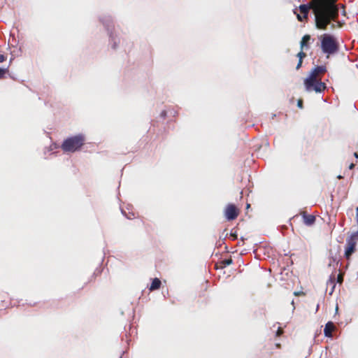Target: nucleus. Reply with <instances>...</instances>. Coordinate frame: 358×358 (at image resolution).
<instances>
[{
    "instance_id": "obj_1",
    "label": "nucleus",
    "mask_w": 358,
    "mask_h": 358,
    "mask_svg": "<svg viewBox=\"0 0 358 358\" xmlns=\"http://www.w3.org/2000/svg\"><path fill=\"white\" fill-rule=\"evenodd\" d=\"M337 0H313L312 9L315 15V25L319 29L325 30L331 20L338 17Z\"/></svg>"
},
{
    "instance_id": "obj_2",
    "label": "nucleus",
    "mask_w": 358,
    "mask_h": 358,
    "mask_svg": "<svg viewBox=\"0 0 358 358\" xmlns=\"http://www.w3.org/2000/svg\"><path fill=\"white\" fill-rule=\"evenodd\" d=\"M85 141V138L83 135H76L65 139L61 145V148L65 152H75L82 148Z\"/></svg>"
},
{
    "instance_id": "obj_3",
    "label": "nucleus",
    "mask_w": 358,
    "mask_h": 358,
    "mask_svg": "<svg viewBox=\"0 0 358 358\" xmlns=\"http://www.w3.org/2000/svg\"><path fill=\"white\" fill-rule=\"evenodd\" d=\"M320 40L321 48L324 53L332 55L339 50V43L334 36L324 34L320 36Z\"/></svg>"
},
{
    "instance_id": "obj_4",
    "label": "nucleus",
    "mask_w": 358,
    "mask_h": 358,
    "mask_svg": "<svg viewBox=\"0 0 358 358\" xmlns=\"http://www.w3.org/2000/svg\"><path fill=\"white\" fill-rule=\"evenodd\" d=\"M303 83L306 91L308 92H315L316 93H321L327 88V85L325 83L322 81V78L308 76L304 80Z\"/></svg>"
},
{
    "instance_id": "obj_5",
    "label": "nucleus",
    "mask_w": 358,
    "mask_h": 358,
    "mask_svg": "<svg viewBox=\"0 0 358 358\" xmlns=\"http://www.w3.org/2000/svg\"><path fill=\"white\" fill-rule=\"evenodd\" d=\"M238 209L233 203L228 204L224 210L225 217L229 221L235 220L238 217Z\"/></svg>"
},
{
    "instance_id": "obj_6",
    "label": "nucleus",
    "mask_w": 358,
    "mask_h": 358,
    "mask_svg": "<svg viewBox=\"0 0 358 358\" xmlns=\"http://www.w3.org/2000/svg\"><path fill=\"white\" fill-rule=\"evenodd\" d=\"M327 72V67L324 65L316 66L312 69L308 76L317 78H322V76Z\"/></svg>"
},
{
    "instance_id": "obj_7",
    "label": "nucleus",
    "mask_w": 358,
    "mask_h": 358,
    "mask_svg": "<svg viewBox=\"0 0 358 358\" xmlns=\"http://www.w3.org/2000/svg\"><path fill=\"white\" fill-rule=\"evenodd\" d=\"M356 242H351L347 240V247L345 250V257L349 259L352 254L355 251Z\"/></svg>"
},
{
    "instance_id": "obj_8",
    "label": "nucleus",
    "mask_w": 358,
    "mask_h": 358,
    "mask_svg": "<svg viewBox=\"0 0 358 358\" xmlns=\"http://www.w3.org/2000/svg\"><path fill=\"white\" fill-rule=\"evenodd\" d=\"M301 215L303 217V223L307 226H311L315 222V216L313 215H308L306 212H302Z\"/></svg>"
},
{
    "instance_id": "obj_9",
    "label": "nucleus",
    "mask_w": 358,
    "mask_h": 358,
    "mask_svg": "<svg viewBox=\"0 0 358 358\" xmlns=\"http://www.w3.org/2000/svg\"><path fill=\"white\" fill-rule=\"evenodd\" d=\"M335 329V325L332 322H328L324 329V334L326 337H332V332Z\"/></svg>"
},
{
    "instance_id": "obj_10",
    "label": "nucleus",
    "mask_w": 358,
    "mask_h": 358,
    "mask_svg": "<svg viewBox=\"0 0 358 358\" xmlns=\"http://www.w3.org/2000/svg\"><path fill=\"white\" fill-rule=\"evenodd\" d=\"M310 39H311V37L308 34L304 35L302 37V39L300 43V46H301V50H303V48L308 49L310 48L309 41Z\"/></svg>"
},
{
    "instance_id": "obj_11",
    "label": "nucleus",
    "mask_w": 358,
    "mask_h": 358,
    "mask_svg": "<svg viewBox=\"0 0 358 358\" xmlns=\"http://www.w3.org/2000/svg\"><path fill=\"white\" fill-rule=\"evenodd\" d=\"M310 6L308 4H301L299 6V10L303 14V17H308Z\"/></svg>"
},
{
    "instance_id": "obj_12",
    "label": "nucleus",
    "mask_w": 358,
    "mask_h": 358,
    "mask_svg": "<svg viewBox=\"0 0 358 358\" xmlns=\"http://www.w3.org/2000/svg\"><path fill=\"white\" fill-rule=\"evenodd\" d=\"M327 285H331L332 286L331 290L330 292V294H331L333 293L335 287H336V277H335V275L334 273H332L329 276V279L327 281Z\"/></svg>"
},
{
    "instance_id": "obj_13",
    "label": "nucleus",
    "mask_w": 358,
    "mask_h": 358,
    "mask_svg": "<svg viewBox=\"0 0 358 358\" xmlns=\"http://www.w3.org/2000/svg\"><path fill=\"white\" fill-rule=\"evenodd\" d=\"M332 263H336V266H338L339 263V259L336 256H334L331 252H329V266H331Z\"/></svg>"
},
{
    "instance_id": "obj_14",
    "label": "nucleus",
    "mask_w": 358,
    "mask_h": 358,
    "mask_svg": "<svg viewBox=\"0 0 358 358\" xmlns=\"http://www.w3.org/2000/svg\"><path fill=\"white\" fill-rule=\"evenodd\" d=\"M168 113H169L172 116H174L175 114L176 113V111H174L173 110H162L160 113V117L163 119H165L166 117L167 116Z\"/></svg>"
},
{
    "instance_id": "obj_15",
    "label": "nucleus",
    "mask_w": 358,
    "mask_h": 358,
    "mask_svg": "<svg viewBox=\"0 0 358 358\" xmlns=\"http://www.w3.org/2000/svg\"><path fill=\"white\" fill-rule=\"evenodd\" d=\"M233 263L232 259L230 257L229 259H224L221 262L222 266L226 267L229 265H231Z\"/></svg>"
},
{
    "instance_id": "obj_16",
    "label": "nucleus",
    "mask_w": 358,
    "mask_h": 358,
    "mask_svg": "<svg viewBox=\"0 0 358 358\" xmlns=\"http://www.w3.org/2000/svg\"><path fill=\"white\" fill-rule=\"evenodd\" d=\"M347 240L351 242H356V240H358V231L352 233Z\"/></svg>"
},
{
    "instance_id": "obj_17",
    "label": "nucleus",
    "mask_w": 358,
    "mask_h": 358,
    "mask_svg": "<svg viewBox=\"0 0 358 358\" xmlns=\"http://www.w3.org/2000/svg\"><path fill=\"white\" fill-rule=\"evenodd\" d=\"M157 289V278L152 279V284L150 287V290L152 291Z\"/></svg>"
},
{
    "instance_id": "obj_18",
    "label": "nucleus",
    "mask_w": 358,
    "mask_h": 358,
    "mask_svg": "<svg viewBox=\"0 0 358 358\" xmlns=\"http://www.w3.org/2000/svg\"><path fill=\"white\" fill-rule=\"evenodd\" d=\"M8 69H2L0 68V79H2L5 77V75L8 73Z\"/></svg>"
},
{
    "instance_id": "obj_19",
    "label": "nucleus",
    "mask_w": 358,
    "mask_h": 358,
    "mask_svg": "<svg viewBox=\"0 0 358 358\" xmlns=\"http://www.w3.org/2000/svg\"><path fill=\"white\" fill-rule=\"evenodd\" d=\"M297 57H299V59L303 60V58L306 57V54L301 50L298 54Z\"/></svg>"
},
{
    "instance_id": "obj_20",
    "label": "nucleus",
    "mask_w": 358,
    "mask_h": 358,
    "mask_svg": "<svg viewBox=\"0 0 358 358\" xmlns=\"http://www.w3.org/2000/svg\"><path fill=\"white\" fill-rule=\"evenodd\" d=\"M230 236L232 238L233 240H236L238 238V236L236 234V231L233 232V231L230 233Z\"/></svg>"
},
{
    "instance_id": "obj_21",
    "label": "nucleus",
    "mask_w": 358,
    "mask_h": 358,
    "mask_svg": "<svg viewBox=\"0 0 358 358\" xmlns=\"http://www.w3.org/2000/svg\"><path fill=\"white\" fill-rule=\"evenodd\" d=\"M297 20L300 22H302L303 19H306V17H303V15H301L299 14H296Z\"/></svg>"
},
{
    "instance_id": "obj_22",
    "label": "nucleus",
    "mask_w": 358,
    "mask_h": 358,
    "mask_svg": "<svg viewBox=\"0 0 358 358\" xmlns=\"http://www.w3.org/2000/svg\"><path fill=\"white\" fill-rule=\"evenodd\" d=\"M343 278L342 275H341V274L338 275L337 282L341 283L343 282Z\"/></svg>"
},
{
    "instance_id": "obj_23",
    "label": "nucleus",
    "mask_w": 358,
    "mask_h": 358,
    "mask_svg": "<svg viewBox=\"0 0 358 358\" xmlns=\"http://www.w3.org/2000/svg\"><path fill=\"white\" fill-rule=\"evenodd\" d=\"M6 57L2 54H0V63L6 61Z\"/></svg>"
},
{
    "instance_id": "obj_24",
    "label": "nucleus",
    "mask_w": 358,
    "mask_h": 358,
    "mask_svg": "<svg viewBox=\"0 0 358 358\" xmlns=\"http://www.w3.org/2000/svg\"><path fill=\"white\" fill-rule=\"evenodd\" d=\"M302 62H303V60H300V59H299V62H298V64H297V65H296V69L297 70H298V69H299L301 67Z\"/></svg>"
},
{
    "instance_id": "obj_25",
    "label": "nucleus",
    "mask_w": 358,
    "mask_h": 358,
    "mask_svg": "<svg viewBox=\"0 0 358 358\" xmlns=\"http://www.w3.org/2000/svg\"><path fill=\"white\" fill-rule=\"evenodd\" d=\"M297 106H298L299 108H303V101L302 100H299L298 103H297Z\"/></svg>"
},
{
    "instance_id": "obj_26",
    "label": "nucleus",
    "mask_w": 358,
    "mask_h": 358,
    "mask_svg": "<svg viewBox=\"0 0 358 358\" xmlns=\"http://www.w3.org/2000/svg\"><path fill=\"white\" fill-rule=\"evenodd\" d=\"M355 164L351 163V164H350V166H349V169H350V170H351V169H354V167H355Z\"/></svg>"
},
{
    "instance_id": "obj_27",
    "label": "nucleus",
    "mask_w": 358,
    "mask_h": 358,
    "mask_svg": "<svg viewBox=\"0 0 358 358\" xmlns=\"http://www.w3.org/2000/svg\"><path fill=\"white\" fill-rule=\"evenodd\" d=\"M161 286H162V282L161 280L158 278V289H159L161 288Z\"/></svg>"
},
{
    "instance_id": "obj_28",
    "label": "nucleus",
    "mask_w": 358,
    "mask_h": 358,
    "mask_svg": "<svg viewBox=\"0 0 358 358\" xmlns=\"http://www.w3.org/2000/svg\"><path fill=\"white\" fill-rule=\"evenodd\" d=\"M354 155L357 159H358V153L355 152Z\"/></svg>"
},
{
    "instance_id": "obj_29",
    "label": "nucleus",
    "mask_w": 358,
    "mask_h": 358,
    "mask_svg": "<svg viewBox=\"0 0 358 358\" xmlns=\"http://www.w3.org/2000/svg\"><path fill=\"white\" fill-rule=\"evenodd\" d=\"M116 47H117V44H116V43H114L113 45V48H116Z\"/></svg>"
},
{
    "instance_id": "obj_30",
    "label": "nucleus",
    "mask_w": 358,
    "mask_h": 358,
    "mask_svg": "<svg viewBox=\"0 0 358 358\" xmlns=\"http://www.w3.org/2000/svg\"><path fill=\"white\" fill-rule=\"evenodd\" d=\"M343 178V177H342L341 176H338V178H339V179H341V178Z\"/></svg>"
},
{
    "instance_id": "obj_31",
    "label": "nucleus",
    "mask_w": 358,
    "mask_h": 358,
    "mask_svg": "<svg viewBox=\"0 0 358 358\" xmlns=\"http://www.w3.org/2000/svg\"><path fill=\"white\" fill-rule=\"evenodd\" d=\"M120 358H122V357H120Z\"/></svg>"
}]
</instances>
